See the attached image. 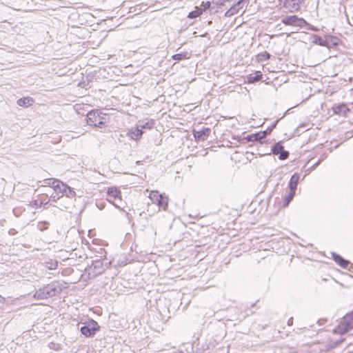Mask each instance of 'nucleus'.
Returning <instances> with one entry per match:
<instances>
[{"label": "nucleus", "mask_w": 353, "mask_h": 353, "mask_svg": "<svg viewBox=\"0 0 353 353\" xmlns=\"http://www.w3.org/2000/svg\"><path fill=\"white\" fill-rule=\"evenodd\" d=\"M61 291V283L59 281H54L36 291L34 297L40 300L46 299L60 294Z\"/></svg>", "instance_id": "nucleus-1"}, {"label": "nucleus", "mask_w": 353, "mask_h": 353, "mask_svg": "<svg viewBox=\"0 0 353 353\" xmlns=\"http://www.w3.org/2000/svg\"><path fill=\"white\" fill-rule=\"evenodd\" d=\"M44 182L46 184L51 185L55 192L61 193V196H66L68 198H73L76 196V192L72 188L59 179H49L44 180Z\"/></svg>", "instance_id": "nucleus-2"}, {"label": "nucleus", "mask_w": 353, "mask_h": 353, "mask_svg": "<svg viewBox=\"0 0 353 353\" xmlns=\"http://www.w3.org/2000/svg\"><path fill=\"white\" fill-rule=\"evenodd\" d=\"M105 270V267L103 262L101 259H97L92 261L90 265L85 269V271L88 272V279H92L97 276L103 274Z\"/></svg>", "instance_id": "nucleus-3"}, {"label": "nucleus", "mask_w": 353, "mask_h": 353, "mask_svg": "<svg viewBox=\"0 0 353 353\" xmlns=\"http://www.w3.org/2000/svg\"><path fill=\"white\" fill-rule=\"evenodd\" d=\"M149 198L152 203L157 204L159 207V210L162 208L163 210H167L168 207L169 198L165 194H160L157 190L151 191Z\"/></svg>", "instance_id": "nucleus-4"}, {"label": "nucleus", "mask_w": 353, "mask_h": 353, "mask_svg": "<svg viewBox=\"0 0 353 353\" xmlns=\"http://www.w3.org/2000/svg\"><path fill=\"white\" fill-rule=\"evenodd\" d=\"M82 324L80 332L85 337H93L96 332L100 330L98 323L93 319H90Z\"/></svg>", "instance_id": "nucleus-5"}, {"label": "nucleus", "mask_w": 353, "mask_h": 353, "mask_svg": "<svg viewBox=\"0 0 353 353\" xmlns=\"http://www.w3.org/2000/svg\"><path fill=\"white\" fill-rule=\"evenodd\" d=\"M353 329V312L347 314L341 323L334 330L335 333L344 334Z\"/></svg>", "instance_id": "nucleus-6"}, {"label": "nucleus", "mask_w": 353, "mask_h": 353, "mask_svg": "<svg viewBox=\"0 0 353 353\" xmlns=\"http://www.w3.org/2000/svg\"><path fill=\"white\" fill-rule=\"evenodd\" d=\"M281 22L285 26H298L301 28L307 24V22L303 18H300L296 15L285 17L281 19Z\"/></svg>", "instance_id": "nucleus-7"}, {"label": "nucleus", "mask_w": 353, "mask_h": 353, "mask_svg": "<svg viewBox=\"0 0 353 353\" xmlns=\"http://www.w3.org/2000/svg\"><path fill=\"white\" fill-rule=\"evenodd\" d=\"M211 132L210 128H203L201 130H193V135L196 141H204L209 137Z\"/></svg>", "instance_id": "nucleus-8"}, {"label": "nucleus", "mask_w": 353, "mask_h": 353, "mask_svg": "<svg viewBox=\"0 0 353 353\" xmlns=\"http://www.w3.org/2000/svg\"><path fill=\"white\" fill-rule=\"evenodd\" d=\"M101 119L98 110H92L87 114V123L89 125H95L97 122Z\"/></svg>", "instance_id": "nucleus-9"}, {"label": "nucleus", "mask_w": 353, "mask_h": 353, "mask_svg": "<svg viewBox=\"0 0 353 353\" xmlns=\"http://www.w3.org/2000/svg\"><path fill=\"white\" fill-rule=\"evenodd\" d=\"M325 47L332 48L336 47L339 44L340 39L333 35H327L325 39Z\"/></svg>", "instance_id": "nucleus-10"}, {"label": "nucleus", "mask_w": 353, "mask_h": 353, "mask_svg": "<svg viewBox=\"0 0 353 353\" xmlns=\"http://www.w3.org/2000/svg\"><path fill=\"white\" fill-rule=\"evenodd\" d=\"M333 260L337 263L341 268H347L348 265L350 264V262L343 257H342L340 254H338L335 252H331Z\"/></svg>", "instance_id": "nucleus-11"}, {"label": "nucleus", "mask_w": 353, "mask_h": 353, "mask_svg": "<svg viewBox=\"0 0 353 353\" xmlns=\"http://www.w3.org/2000/svg\"><path fill=\"white\" fill-rule=\"evenodd\" d=\"M244 3L242 0H239L235 4H234L229 10L225 13V17H231L236 14L241 9L243 8Z\"/></svg>", "instance_id": "nucleus-12"}, {"label": "nucleus", "mask_w": 353, "mask_h": 353, "mask_svg": "<svg viewBox=\"0 0 353 353\" xmlns=\"http://www.w3.org/2000/svg\"><path fill=\"white\" fill-rule=\"evenodd\" d=\"M263 79V74L260 71H255L254 72L250 74L246 77V82L248 83H254Z\"/></svg>", "instance_id": "nucleus-13"}, {"label": "nucleus", "mask_w": 353, "mask_h": 353, "mask_svg": "<svg viewBox=\"0 0 353 353\" xmlns=\"http://www.w3.org/2000/svg\"><path fill=\"white\" fill-rule=\"evenodd\" d=\"M299 179L300 175L298 173H294V174L292 175L288 183V188L290 190H293L296 192Z\"/></svg>", "instance_id": "nucleus-14"}, {"label": "nucleus", "mask_w": 353, "mask_h": 353, "mask_svg": "<svg viewBox=\"0 0 353 353\" xmlns=\"http://www.w3.org/2000/svg\"><path fill=\"white\" fill-rule=\"evenodd\" d=\"M34 102V100L32 97H27L18 99L17 103L21 107L27 108L31 106Z\"/></svg>", "instance_id": "nucleus-15"}, {"label": "nucleus", "mask_w": 353, "mask_h": 353, "mask_svg": "<svg viewBox=\"0 0 353 353\" xmlns=\"http://www.w3.org/2000/svg\"><path fill=\"white\" fill-rule=\"evenodd\" d=\"M333 110L336 114L345 115L350 110L345 104L341 103L334 107Z\"/></svg>", "instance_id": "nucleus-16"}, {"label": "nucleus", "mask_w": 353, "mask_h": 353, "mask_svg": "<svg viewBox=\"0 0 353 353\" xmlns=\"http://www.w3.org/2000/svg\"><path fill=\"white\" fill-rule=\"evenodd\" d=\"M301 3V0H285V6L294 10H298Z\"/></svg>", "instance_id": "nucleus-17"}, {"label": "nucleus", "mask_w": 353, "mask_h": 353, "mask_svg": "<svg viewBox=\"0 0 353 353\" xmlns=\"http://www.w3.org/2000/svg\"><path fill=\"white\" fill-rule=\"evenodd\" d=\"M138 124L139 125V128H142L143 130H150L154 125V121L153 119H150L147 121H139Z\"/></svg>", "instance_id": "nucleus-18"}, {"label": "nucleus", "mask_w": 353, "mask_h": 353, "mask_svg": "<svg viewBox=\"0 0 353 353\" xmlns=\"http://www.w3.org/2000/svg\"><path fill=\"white\" fill-rule=\"evenodd\" d=\"M107 194L110 197L114 199L121 196V191L117 188H109Z\"/></svg>", "instance_id": "nucleus-19"}, {"label": "nucleus", "mask_w": 353, "mask_h": 353, "mask_svg": "<svg viewBox=\"0 0 353 353\" xmlns=\"http://www.w3.org/2000/svg\"><path fill=\"white\" fill-rule=\"evenodd\" d=\"M295 191L289 190L288 193L285 196L283 199V207L289 205L290 203L293 200L295 196Z\"/></svg>", "instance_id": "nucleus-20"}, {"label": "nucleus", "mask_w": 353, "mask_h": 353, "mask_svg": "<svg viewBox=\"0 0 353 353\" xmlns=\"http://www.w3.org/2000/svg\"><path fill=\"white\" fill-rule=\"evenodd\" d=\"M189 58L190 54L188 52H182L181 53H177L172 56V59L177 61L188 59Z\"/></svg>", "instance_id": "nucleus-21"}, {"label": "nucleus", "mask_w": 353, "mask_h": 353, "mask_svg": "<svg viewBox=\"0 0 353 353\" xmlns=\"http://www.w3.org/2000/svg\"><path fill=\"white\" fill-rule=\"evenodd\" d=\"M283 150H284V147L282 142L279 141L272 145L271 150L274 155H278Z\"/></svg>", "instance_id": "nucleus-22"}, {"label": "nucleus", "mask_w": 353, "mask_h": 353, "mask_svg": "<svg viewBox=\"0 0 353 353\" xmlns=\"http://www.w3.org/2000/svg\"><path fill=\"white\" fill-rule=\"evenodd\" d=\"M270 57H271L270 54L268 53V52L265 51L263 52H261V53L258 54L256 56V59H257L258 61L263 62V61L270 59Z\"/></svg>", "instance_id": "nucleus-23"}, {"label": "nucleus", "mask_w": 353, "mask_h": 353, "mask_svg": "<svg viewBox=\"0 0 353 353\" xmlns=\"http://www.w3.org/2000/svg\"><path fill=\"white\" fill-rule=\"evenodd\" d=\"M312 37L314 39V40H313L314 43L325 47V39L323 40L320 36H319L317 34H313Z\"/></svg>", "instance_id": "nucleus-24"}, {"label": "nucleus", "mask_w": 353, "mask_h": 353, "mask_svg": "<svg viewBox=\"0 0 353 353\" xmlns=\"http://www.w3.org/2000/svg\"><path fill=\"white\" fill-rule=\"evenodd\" d=\"M279 119L276 120L271 126L268 127L265 130L261 131V132L264 133V137L267 135L270 134L272 130L276 128Z\"/></svg>", "instance_id": "nucleus-25"}, {"label": "nucleus", "mask_w": 353, "mask_h": 353, "mask_svg": "<svg viewBox=\"0 0 353 353\" xmlns=\"http://www.w3.org/2000/svg\"><path fill=\"white\" fill-rule=\"evenodd\" d=\"M50 223L48 221H40L37 224V228L40 231H45L48 229Z\"/></svg>", "instance_id": "nucleus-26"}, {"label": "nucleus", "mask_w": 353, "mask_h": 353, "mask_svg": "<svg viewBox=\"0 0 353 353\" xmlns=\"http://www.w3.org/2000/svg\"><path fill=\"white\" fill-rule=\"evenodd\" d=\"M239 141L241 142V143H243V144L245 143H248V142H254L255 141L254 136H253L252 134H249L245 137L240 139Z\"/></svg>", "instance_id": "nucleus-27"}, {"label": "nucleus", "mask_w": 353, "mask_h": 353, "mask_svg": "<svg viewBox=\"0 0 353 353\" xmlns=\"http://www.w3.org/2000/svg\"><path fill=\"white\" fill-rule=\"evenodd\" d=\"M201 7H202L201 9V12L203 11L205 12L207 10H210V9L211 8V2L210 1H206V2L203 1L201 3Z\"/></svg>", "instance_id": "nucleus-28"}, {"label": "nucleus", "mask_w": 353, "mask_h": 353, "mask_svg": "<svg viewBox=\"0 0 353 353\" xmlns=\"http://www.w3.org/2000/svg\"><path fill=\"white\" fill-rule=\"evenodd\" d=\"M279 159L280 160H285L289 157L290 152L287 150H283L279 154Z\"/></svg>", "instance_id": "nucleus-29"}, {"label": "nucleus", "mask_w": 353, "mask_h": 353, "mask_svg": "<svg viewBox=\"0 0 353 353\" xmlns=\"http://www.w3.org/2000/svg\"><path fill=\"white\" fill-rule=\"evenodd\" d=\"M253 136H254L255 141H260L261 143L262 139H265L264 137V133L261 132H259L257 133L252 134Z\"/></svg>", "instance_id": "nucleus-30"}, {"label": "nucleus", "mask_w": 353, "mask_h": 353, "mask_svg": "<svg viewBox=\"0 0 353 353\" xmlns=\"http://www.w3.org/2000/svg\"><path fill=\"white\" fill-rule=\"evenodd\" d=\"M59 192H55V194L50 196V200L53 202H57L61 196L59 195Z\"/></svg>", "instance_id": "nucleus-31"}, {"label": "nucleus", "mask_w": 353, "mask_h": 353, "mask_svg": "<svg viewBox=\"0 0 353 353\" xmlns=\"http://www.w3.org/2000/svg\"><path fill=\"white\" fill-rule=\"evenodd\" d=\"M42 205H43L42 202L38 203V201L36 200L31 201L29 204L30 206L36 209L41 208Z\"/></svg>", "instance_id": "nucleus-32"}, {"label": "nucleus", "mask_w": 353, "mask_h": 353, "mask_svg": "<svg viewBox=\"0 0 353 353\" xmlns=\"http://www.w3.org/2000/svg\"><path fill=\"white\" fill-rule=\"evenodd\" d=\"M130 136L134 140H139V139H140L139 137L136 133V130H134V128L131 129V130L130 131Z\"/></svg>", "instance_id": "nucleus-33"}, {"label": "nucleus", "mask_w": 353, "mask_h": 353, "mask_svg": "<svg viewBox=\"0 0 353 353\" xmlns=\"http://www.w3.org/2000/svg\"><path fill=\"white\" fill-rule=\"evenodd\" d=\"M23 210H24V209L18 207L14 208L12 212L15 216L19 217L21 214Z\"/></svg>", "instance_id": "nucleus-34"}, {"label": "nucleus", "mask_w": 353, "mask_h": 353, "mask_svg": "<svg viewBox=\"0 0 353 353\" xmlns=\"http://www.w3.org/2000/svg\"><path fill=\"white\" fill-rule=\"evenodd\" d=\"M134 130H136V133L138 134V136L141 139L143 135V130L142 128H139V125L138 123L137 124L136 127L134 128Z\"/></svg>", "instance_id": "nucleus-35"}, {"label": "nucleus", "mask_w": 353, "mask_h": 353, "mask_svg": "<svg viewBox=\"0 0 353 353\" xmlns=\"http://www.w3.org/2000/svg\"><path fill=\"white\" fill-rule=\"evenodd\" d=\"M201 13V11L200 12L192 11L189 13L188 17L193 19V18L198 17Z\"/></svg>", "instance_id": "nucleus-36"}, {"label": "nucleus", "mask_w": 353, "mask_h": 353, "mask_svg": "<svg viewBox=\"0 0 353 353\" xmlns=\"http://www.w3.org/2000/svg\"><path fill=\"white\" fill-rule=\"evenodd\" d=\"M307 30H312V31H318V28L314 27V26L310 24L309 23H307V25L305 26V27Z\"/></svg>", "instance_id": "nucleus-37"}, {"label": "nucleus", "mask_w": 353, "mask_h": 353, "mask_svg": "<svg viewBox=\"0 0 353 353\" xmlns=\"http://www.w3.org/2000/svg\"><path fill=\"white\" fill-rule=\"evenodd\" d=\"M218 7L216 4H213L212 2H211V8L210 9V13H214L217 12Z\"/></svg>", "instance_id": "nucleus-38"}, {"label": "nucleus", "mask_w": 353, "mask_h": 353, "mask_svg": "<svg viewBox=\"0 0 353 353\" xmlns=\"http://www.w3.org/2000/svg\"><path fill=\"white\" fill-rule=\"evenodd\" d=\"M104 125H105V123L103 121H101V119H100L97 122V123L94 126H97L99 128H102V126H103Z\"/></svg>", "instance_id": "nucleus-39"}, {"label": "nucleus", "mask_w": 353, "mask_h": 353, "mask_svg": "<svg viewBox=\"0 0 353 353\" xmlns=\"http://www.w3.org/2000/svg\"><path fill=\"white\" fill-rule=\"evenodd\" d=\"M292 323H293V318L291 317L288 321V325L290 326L292 325Z\"/></svg>", "instance_id": "nucleus-40"}, {"label": "nucleus", "mask_w": 353, "mask_h": 353, "mask_svg": "<svg viewBox=\"0 0 353 353\" xmlns=\"http://www.w3.org/2000/svg\"><path fill=\"white\" fill-rule=\"evenodd\" d=\"M322 160H323V159H319V160L316 163H314V165L312 166V168H316V166H318V165L320 164V163H321V161Z\"/></svg>", "instance_id": "nucleus-41"}, {"label": "nucleus", "mask_w": 353, "mask_h": 353, "mask_svg": "<svg viewBox=\"0 0 353 353\" xmlns=\"http://www.w3.org/2000/svg\"><path fill=\"white\" fill-rule=\"evenodd\" d=\"M172 353H184V352L181 350H176V351L172 352Z\"/></svg>", "instance_id": "nucleus-42"}, {"label": "nucleus", "mask_w": 353, "mask_h": 353, "mask_svg": "<svg viewBox=\"0 0 353 353\" xmlns=\"http://www.w3.org/2000/svg\"><path fill=\"white\" fill-rule=\"evenodd\" d=\"M3 299V298L0 296V299Z\"/></svg>", "instance_id": "nucleus-43"}]
</instances>
